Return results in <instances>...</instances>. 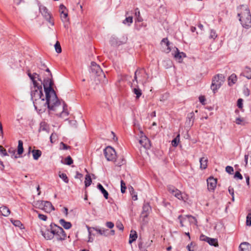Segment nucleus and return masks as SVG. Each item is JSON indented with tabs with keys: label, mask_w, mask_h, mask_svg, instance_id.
<instances>
[{
	"label": "nucleus",
	"mask_w": 251,
	"mask_h": 251,
	"mask_svg": "<svg viewBox=\"0 0 251 251\" xmlns=\"http://www.w3.org/2000/svg\"><path fill=\"white\" fill-rule=\"evenodd\" d=\"M33 102L35 108L39 111H45L48 108L49 110L55 111L60 105L57 97L54 98L53 96L50 95L35 99L33 100Z\"/></svg>",
	"instance_id": "1"
},
{
	"label": "nucleus",
	"mask_w": 251,
	"mask_h": 251,
	"mask_svg": "<svg viewBox=\"0 0 251 251\" xmlns=\"http://www.w3.org/2000/svg\"><path fill=\"white\" fill-rule=\"evenodd\" d=\"M46 74L45 75V77L44 78L43 82L41 80L40 84H43L45 95L48 96L49 95H50L53 96L54 98H55L57 95L52 87L53 84V82L52 79V74L48 68L46 69Z\"/></svg>",
	"instance_id": "2"
},
{
	"label": "nucleus",
	"mask_w": 251,
	"mask_h": 251,
	"mask_svg": "<svg viewBox=\"0 0 251 251\" xmlns=\"http://www.w3.org/2000/svg\"><path fill=\"white\" fill-rule=\"evenodd\" d=\"M91 73L94 76V80L96 84L101 83L105 84L107 82L105 75L100 66L95 62H91Z\"/></svg>",
	"instance_id": "3"
},
{
	"label": "nucleus",
	"mask_w": 251,
	"mask_h": 251,
	"mask_svg": "<svg viewBox=\"0 0 251 251\" xmlns=\"http://www.w3.org/2000/svg\"><path fill=\"white\" fill-rule=\"evenodd\" d=\"M241 11L238 14L240 17L239 20L242 26L246 28L251 26V15L250 10L247 6L242 5L240 7Z\"/></svg>",
	"instance_id": "4"
},
{
	"label": "nucleus",
	"mask_w": 251,
	"mask_h": 251,
	"mask_svg": "<svg viewBox=\"0 0 251 251\" xmlns=\"http://www.w3.org/2000/svg\"><path fill=\"white\" fill-rule=\"evenodd\" d=\"M224 81L225 76L222 74H218L213 77L211 88L214 93H215L216 91L221 87Z\"/></svg>",
	"instance_id": "5"
},
{
	"label": "nucleus",
	"mask_w": 251,
	"mask_h": 251,
	"mask_svg": "<svg viewBox=\"0 0 251 251\" xmlns=\"http://www.w3.org/2000/svg\"><path fill=\"white\" fill-rule=\"evenodd\" d=\"M53 236L55 240L57 241H62L65 240L67 237V234L63 229L56 225L53 224Z\"/></svg>",
	"instance_id": "6"
},
{
	"label": "nucleus",
	"mask_w": 251,
	"mask_h": 251,
	"mask_svg": "<svg viewBox=\"0 0 251 251\" xmlns=\"http://www.w3.org/2000/svg\"><path fill=\"white\" fill-rule=\"evenodd\" d=\"M44 96L42 86L39 83H34L33 86L31 88V97L32 100L42 98Z\"/></svg>",
	"instance_id": "7"
},
{
	"label": "nucleus",
	"mask_w": 251,
	"mask_h": 251,
	"mask_svg": "<svg viewBox=\"0 0 251 251\" xmlns=\"http://www.w3.org/2000/svg\"><path fill=\"white\" fill-rule=\"evenodd\" d=\"M105 157L108 161H114L116 158V153L115 150L111 147H107L104 150Z\"/></svg>",
	"instance_id": "8"
},
{
	"label": "nucleus",
	"mask_w": 251,
	"mask_h": 251,
	"mask_svg": "<svg viewBox=\"0 0 251 251\" xmlns=\"http://www.w3.org/2000/svg\"><path fill=\"white\" fill-rule=\"evenodd\" d=\"M53 224H51L50 226V228L46 229L45 230H41V232L42 236L46 239V240H51L54 238L53 236Z\"/></svg>",
	"instance_id": "9"
},
{
	"label": "nucleus",
	"mask_w": 251,
	"mask_h": 251,
	"mask_svg": "<svg viewBox=\"0 0 251 251\" xmlns=\"http://www.w3.org/2000/svg\"><path fill=\"white\" fill-rule=\"evenodd\" d=\"M139 82H141L143 85L149 82V75L143 69H139Z\"/></svg>",
	"instance_id": "10"
},
{
	"label": "nucleus",
	"mask_w": 251,
	"mask_h": 251,
	"mask_svg": "<svg viewBox=\"0 0 251 251\" xmlns=\"http://www.w3.org/2000/svg\"><path fill=\"white\" fill-rule=\"evenodd\" d=\"M39 10L42 15L46 18V19L52 25H54V23L50 21L51 15L48 11V9L45 6L41 5L39 7Z\"/></svg>",
	"instance_id": "11"
},
{
	"label": "nucleus",
	"mask_w": 251,
	"mask_h": 251,
	"mask_svg": "<svg viewBox=\"0 0 251 251\" xmlns=\"http://www.w3.org/2000/svg\"><path fill=\"white\" fill-rule=\"evenodd\" d=\"M207 189L209 191L215 190L217 185V179L213 177H209L207 179Z\"/></svg>",
	"instance_id": "12"
},
{
	"label": "nucleus",
	"mask_w": 251,
	"mask_h": 251,
	"mask_svg": "<svg viewBox=\"0 0 251 251\" xmlns=\"http://www.w3.org/2000/svg\"><path fill=\"white\" fill-rule=\"evenodd\" d=\"M200 239L201 241H206L209 243V245L211 246H214L215 247L218 246V241L216 239L211 238L203 234L200 236Z\"/></svg>",
	"instance_id": "13"
},
{
	"label": "nucleus",
	"mask_w": 251,
	"mask_h": 251,
	"mask_svg": "<svg viewBox=\"0 0 251 251\" xmlns=\"http://www.w3.org/2000/svg\"><path fill=\"white\" fill-rule=\"evenodd\" d=\"M59 11L62 21L63 22H67L68 21V13L65 6L63 4H61L59 7Z\"/></svg>",
	"instance_id": "14"
},
{
	"label": "nucleus",
	"mask_w": 251,
	"mask_h": 251,
	"mask_svg": "<svg viewBox=\"0 0 251 251\" xmlns=\"http://www.w3.org/2000/svg\"><path fill=\"white\" fill-rule=\"evenodd\" d=\"M59 107L60 108L61 110L62 109V111H61V113H57L56 115L59 116L60 117H61L62 118H64L66 120H67V119L66 118L68 116L69 113L67 111V109H66V107H67L66 104H65L64 102H63V107H62L61 106V104H60V106L57 107L56 111L57 110V109H58Z\"/></svg>",
	"instance_id": "15"
},
{
	"label": "nucleus",
	"mask_w": 251,
	"mask_h": 251,
	"mask_svg": "<svg viewBox=\"0 0 251 251\" xmlns=\"http://www.w3.org/2000/svg\"><path fill=\"white\" fill-rule=\"evenodd\" d=\"M140 144L145 149H148L151 147L150 140L145 136H142L139 140Z\"/></svg>",
	"instance_id": "16"
},
{
	"label": "nucleus",
	"mask_w": 251,
	"mask_h": 251,
	"mask_svg": "<svg viewBox=\"0 0 251 251\" xmlns=\"http://www.w3.org/2000/svg\"><path fill=\"white\" fill-rule=\"evenodd\" d=\"M186 217L191 218V219L190 220V222L191 223H195L197 222L196 219H195V218L192 216L187 215L185 216V217H183L181 215H179L178 217V219L179 220V222H180L181 226H182V227L184 226V225L183 224V222L184 221L186 220Z\"/></svg>",
	"instance_id": "17"
},
{
	"label": "nucleus",
	"mask_w": 251,
	"mask_h": 251,
	"mask_svg": "<svg viewBox=\"0 0 251 251\" xmlns=\"http://www.w3.org/2000/svg\"><path fill=\"white\" fill-rule=\"evenodd\" d=\"M54 208L51 203L49 201H44L43 210L47 213H50L54 210Z\"/></svg>",
	"instance_id": "18"
},
{
	"label": "nucleus",
	"mask_w": 251,
	"mask_h": 251,
	"mask_svg": "<svg viewBox=\"0 0 251 251\" xmlns=\"http://www.w3.org/2000/svg\"><path fill=\"white\" fill-rule=\"evenodd\" d=\"M27 75L30 77L31 80H32L33 82V84H34V83H38L37 81L36 80V79L37 78L38 80L41 82V78L40 77L39 75L38 74L34 73L33 74H31L29 71H28L27 72Z\"/></svg>",
	"instance_id": "19"
},
{
	"label": "nucleus",
	"mask_w": 251,
	"mask_h": 251,
	"mask_svg": "<svg viewBox=\"0 0 251 251\" xmlns=\"http://www.w3.org/2000/svg\"><path fill=\"white\" fill-rule=\"evenodd\" d=\"M151 206L150 205L149 203H145L143 206V212L142 214L144 215V216L146 217L148 216L151 211Z\"/></svg>",
	"instance_id": "20"
},
{
	"label": "nucleus",
	"mask_w": 251,
	"mask_h": 251,
	"mask_svg": "<svg viewBox=\"0 0 251 251\" xmlns=\"http://www.w3.org/2000/svg\"><path fill=\"white\" fill-rule=\"evenodd\" d=\"M161 44L162 46L164 45L166 47H167L166 49H164V51L168 53L171 51V50L170 47V43L167 38H163L161 42Z\"/></svg>",
	"instance_id": "21"
},
{
	"label": "nucleus",
	"mask_w": 251,
	"mask_h": 251,
	"mask_svg": "<svg viewBox=\"0 0 251 251\" xmlns=\"http://www.w3.org/2000/svg\"><path fill=\"white\" fill-rule=\"evenodd\" d=\"M176 52L174 54V57L178 61V62H181L182 61V58L186 57V54L183 52H179L177 48H176Z\"/></svg>",
	"instance_id": "22"
},
{
	"label": "nucleus",
	"mask_w": 251,
	"mask_h": 251,
	"mask_svg": "<svg viewBox=\"0 0 251 251\" xmlns=\"http://www.w3.org/2000/svg\"><path fill=\"white\" fill-rule=\"evenodd\" d=\"M0 212L2 216L7 217L10 214V211L6 206H2L0 207Z\"/></svg>",
	"instance_id": "23"
},
{
	"label": "nucleus",
	"mask_w": 251,
	"mask_h": 251,
	"mask_svg": "<svg viewBox=\"0 0 251 251\" xmlns=\"http://www.w3.org/2000/svg\"><path fill=\"white\" fill-rule=\"evenodd\" d=\"M59 224L66 229H69L72 227V224L69 222H67L64 219H60L59 221Z\"/></svg>",
	"instance_id": "24"
},
{
	"label": "nucleus",
	"mask_w": 251,
	"mask_h": 251,
	"mask_svg": "<svg viewBox=\"0 0 251 251\" xmlns=\"http://www.w3.org/2000/svg\"><path fill=\"white\" fill-rule=\"evenodd\" d=\"M208 159L207 157H203L200 158V168L201 169H205L207 166Z\"/></svg>",
	"instance_id": "25"
},
{
	"label": "nucleus",
	"mask_w": 251,
	"mask_h": 251,
	"mask_svg": "<svg viewBox=\"0 0 251 251\" xmlns=\"http://www.w3.org/2000/svg\"><path fill=\"white\" fill-rule=\"evenodd\" d=\"M137 238V234L136 231L131 230L129 235V243L131 244L133 242L136 241Z\"/></svg>",
	"instance_id": "26"
},
{
	"label": "nucleus",
	"mask_w": 251,
	"mask_h": 251,
	"mask_svg": "<svg viewBox=\"0 0 251 251\" xmlns=\"http://www.w3.org/2000/svg\"><path fill=\"white\" fill-rule=\"evenodd\" d=\"M132 92L136 95V99H139L142 94V91L138 85H136V87L132 89Z\"/></svg>",
	"instance_id": "27"
},
{
	"label": "nucleus",
	"mask_w": 251,
	"mask_h": 251,
	"mask_svg": "<svg viewBox=\"0 0 251 251\" xmlns=\"http://www.w3.org/2000/svg\"><path fill=\"white\" fill-rule=\"evenodd\" d=\"M97 188L100 191L102 194L103 195L104 197L106 199H108V193L107 191L103 188L102 185L99 183L97 185Z\"/></svg>",
	"instance_id": "28"
},
{
	"label": "nucleus",
	"mask_w": 251,
	"mask_h": 251,
	"mask_svg": "<svg viewBox=\"0 0 251 251\" xmlns=\"http://www.w3.org/2000/svg\"><path fill=\"white\" fill-rule=\"evenodd\" d=\"M250 244L247 242H243L239 246L240 251H249Z\"/></svg>",
	"instance_id": "29"
},
{
	"label": "nucleus",
	"mask_w": 251,
	"mask_h": 251,
	"mask_svg": "<svg viewBox=\"0 0 251 251\" xmlns=\"http://www.w3.org/2000/svg\"><path fill=\"white\" fill-rule=\"evenodd\" d=\"M49 126L45 122H42L40 124L39 131H46L49 132Z\"/></svg>",
	"instance_id": "30"
},
{
	"label": "nucleus",
	"mask_w": 251,
	"mask_h": 251,
	"mask_svg": "<svg viewBox=\"0 0 251 251\" xmlns=\"http://www.w3.org/2000/svg\"><path fill=\"white\" fill-rule=\"evenodd\" d=\"M44 203V201H34L33 206L37 208H39L43 210Z\"/></svg>",
	"instance_id": "31"
},
{
	"label": "nucleus",
	"mask_w": 251,
	"mask_h": 251,
	"mask_svg": "<svg viewBox=\"0 0 251 251\" xmlns=\"http://www.w3.org/2000/svg\"><path fill=\"white\" fill-rule=\"evenodd\" d=\"M32 154H33V157L34 159L35 160H38V158L41 156L42 154V152L41 151L39 150H33L32 151Z\"/></svg>",
	"instance_id": "32"
},
{
	"label": "nucleus",
	"mask_w": 251,
	"mask_h": 251,
	"mask_svg": "<svg viewBox=\"0 0 251 251\" xmlns=\"http://www.w3.org/2000/svg\"><path fill=\"white\" fill-rule=\"evenodd\" d=\"M243 74H246V75H244L248 79H251V68L247 66L246 67Z\"/></svg>",
	"instance_id": "33"
},
{
	"label": "nucleus",
	"mask_w": 251,
	"mask_h": 251,
	"mask_svg": "<svg viewBox=\"0 0 251 251\" xmlns=\"http://www.w3.org/2000/svg\"><path fill=\"white\" fill-rule=\"evenodd\" d=\"M18 154L20 155L23 153L24 151L23 142L22 140H19L18 146Z\"/></svg>",
	"instance_id": "34"
},
{
	"label": "nucleus",
	"mask_w": 251,
	"mask_h": 251,
	"mask_svg": "<svg viewBox=\"0 0 251 251\" xmlns=\"http://www.w3.org/2000/svg\"><path fill=\"white\" fill-rule=\"evenodd\" d=\"M229 80V85H231L233 84H234L237 81V77L235 74H232L228 78Z\"/></svg>",
	"instance_id": "35"
},
{
	"label": "nucleus",
	"mask_w": 251,
	"mask_h": 251,
	"mask_svg": "<svg viewBox=\"0 0 251 251\" xmlns=\"http://www.w3.org/2000/svg\"><path fill=\"white\" fill-rule=\"evenodd\" d=\"M133 22V17L132 16L126 17V18L123 21V23L124 24H127L128 25H130Z\"/></svg>",
	"instance_id": "36"
},
{
	"label": "nucleus",
	"mask_w": 251,
	"mask_h": 251,
	"mask_svg": "<svg viewBox=\"0 0 251 251\" xmlns=\"http://www.w3.org/2000/svg\"><path fill=\"white\" fill-rule=\"evenodd\" d=\"M85 185L86 187L89 186L92 182L91 178L89 175H87L85 178Z\"/></svg>",
	"instance_id": "37"
},
{
	"label": "nucleus",
	"mask_w": 251,
	"mask_h": 251,
	"mask_svg": "<svg viewBox=\"0 0 251 251\" xmlns=\"http://www.w3.org/2000/svg\"><path fill=\"white\" fill-rule=\"evenodd\" d=\"M175 191L176 192L173 195L179 200H183L181 192L178 189L175 190Z\"/></svg>",
	"instance_id": "38"
},
{
	"label": "nucleus",
	"mask_w": 251,
	"mask_h": 251,
	"mask_svg": "<svg viewBox=\"0 0 251 251\" xmlns=\"http://www.w3.org/2000/svg\"><path fill=\"white\" fill-rule=\"evenodd\" d=\"M179 134H178L176 137L172 141V144L174 147H176L178 145L179 141Z\"/></svg>",
	"instance_id": "39"
},
{
	"label": "nucleus",
	"mask_w": 251,
	"mask_h": 251,
	"mask_svg": "<svg viewBox=\"0 0 251 251\" xmlns=\"http://www.w3.org/2000/svg\"><path fill=\"white\" fill-rule=\"evenodd\" d=\"M55 49L57 53H61L62 51L61 47L58 41H57L54 45Z\"/></svg>",
	"instance_id": "40"
},
{
	"label": "nucleus",
	"mask_w": 251,
	"mask_h": 251,
	"mask_svg": "<svg viewBox=\"0 0 251 251\" xmlns=\"http://www.w3.org/2000/svg\"><path fill=\"white\" fill-rule=\"evenodd\" d=\"M11 223L16 226L21 227L23 226L22 224L19 220H15L13 219H11Z\"/></svg>",
	"instance_id": "41"
},
{
	"label": "nucleus",
	"mask_w": 251,
	"mask_h": 251,
	"mask_svg": "<svg viewBox=\"0 0 251 251\" xmlns=\"http://www.w3.org/2000/svg\"><path fill=\"white\" fill-rule=\"evenodd\" d=\"M35 212L37 213H38V217L40 220L44 221H47L48 218L46 215L39 213H38V212L37 211H35Z\"/></svg>",
	"instance_id": "42"
},
{
	"label": "nucleus",
	"mask_w": 251,
	"mask_h": 251,
	"mask_svg": "<svg viewBox=\"0 0 251 251\" xmlns=\"http://www.w3.org/2000/svg\"><path fill=\"white\" fill-rule=\"evenodd\" d=\"M59 177L62 178L63 181L65 182V183H68L69 182V179L66 175V174H64V173H62L61 174H59Z\"/></svg>",
	"instance_id": "43"
},
{
	"label": "nucleus",
	"mask_w": 251,
	"mask_h": 251,
	"mask_svg": "<svg viewBox=\"0 0 251 251\" xmlns=\"http://www.w3.org/2000/svg\"><path fill=\"white\" fill-rule=\"evenodd\" d=\"M217 37V34L216 32V31L213 29H211L210 30L209 38L211 39H215Z\"/></svg>",
	"instance_id": "44"
},
{
	"label": "nucleus",
	"mask_w": 251,
	"mask_h": 251,
	"mask_svg": "<svg viewBox=\"0 0 251 251\" xmlns=\"http://www.w3.org/2000/svg\"><path fill=\"white\" fill-rule=\"evenodd\" d=\"M73 163V160L70 156H67L65 158V164L68 165H71Z\"/></svg>",
	"instance_id": "45"
},
{
	"label": "nucleus",
	"mask_w": 251,
	"mask_h": 251,
	"mask_svg": "<svg viewBox=\"0 0 251 251\" xmlns=\"http://www.w3.org/2000/svg\"><path fill=\"white\" fill-rule=\"evenodd\" d=\"M57 135L55 133H52L50 136V141L51 143L55 142L57 139Z\"/></svg>",
	"instance_id": "46"
},
{
	"label": "nucleus",
	"mask_w": 251,
	"mask_h": 251,
	"mask_svg": "<svg viewBox=\"0 0 251 251\" xmlns=\"http://www.w3.org/2000/svg\"><path fill=\"white\" fill-rule=\"evenodd\" d=\"M121 192L122 193H124L125 192L126 187V183L124 182V181L123 180H122L121 181Z\"/></svg>",
	"instance_id": "47"
},
{
	"label": "nucleus",
	"mask_w": 251,
	"mask_h": 251,
	"mask_svg": "<svg viewBox=\"0 0 251 251\" xmlns=\"http://www.w3.org/2000/svg\"><path fill=\"white\" fill-rule=\"evenodd\" d=\"M70 148H71L70 146H67V145L64 144L63 142L60 143V149L61 150H65L69 149Z\"/></svg>",
	"instance_id": "48"
},
{
	"label": "nucleus",
	"mask_w": 251,
	"mask_h": 251,
	"mask_svg": "<svg viewBox=\"0 0 251 251\" xmlns=\"http://www.w3.org/2000/svg\"><path fill=\"white\" fill-rule=\"evenodd\" d=\"M246 225L248 226H251V213H249L247 216Z\"/></svg>",
	"instance_id": "49"
},
{
	"label": "nucleus",
	"mask_w": 251,
	"mask_h": 251,
	"mask_svg": "<svg viewBox=\"0 0 251 251\" xmlns=\"http://www.w3.org/2000/svg\"><path fill=\"white\" fill-rule=\"evenodd\" d=\"M226 171L229 174H232L234 172L233 167L229 166H227L226 167Z\"/></svg>",
	"instance_id": "50"
},
{
	"label": "nucleus",
	"mask_w": 251,
	"mask_h": 251,
	"mask_svg": "<svg viewBox=\"0 0 251 251\" xmlns=\"http://www.w3.org/2000/svg\"><path fill=\"white\" fill-rule=\"evenodd\" d=\"M139 70H137L135 71L134 73V79L133 80V82L134 83V81H136V82L137 83L138 82L137 78L138 77H139Z\"/></svg>",
	"instance_id": "51"
},
{
	"label": "nucleus",
	"mask_w": 251,
	"mask_h": 251,
	"mask_svg": "<svg viewBox=\"0 0 251 251\" xmlns=\"http://www.w3.org/2000/svg\"><path fill=\"white\" fill-rule=\"evenodd\" d=\"M234 177L235 178H238L241 180L243 179V176L239 171H237L235 172Z\"/></svg>",
	"instance_id": "52"
},
{
	"label": "nucleus",
	"mask_w": 251,
	"mask_h": 251,
	"mask_svg": "<svg viewBox=\"0 0 251 251\" xmlns=\"http://www.w3.org/2000/svg\"><path fill=\"white\" fill-rule=\"evenodd\" d=\"M168 190L173 195L176 192L175 190H176L177 189L173 186H169L168 187Z\"/></svg>",
	"instance_id": "53"
},
{
	"label": "nucleus",
	"mask_w": 251,
	"mask_h": 251,
	"mask_svg": "<svg viewBox=\"0 0 251 251\" xmlns=\"http://www.w3.org/2000/svg\"><path fill=\"white\" fill-rule=\"evenodd\" d=\"M87 228L88 232V236H92V235H94V234H93L92 232L94 230L93 229V227H89L88 226H87Z\"/></svg>",
	"instance_id": "54"
},
{
	"label": "nucleus",
	"mask_w": 251,
	"mask_h": 251,
	"mask_svg": "<svg viewBox=\"0 0 251 251\" xmlns=\"http://www.w3.org/2000/svg\"><path fill=\"white\" fill-rule=\"evenodd\" d=\"M0 152L1 154L3 156L8 155V154L6 152V150L4 149L2 146H1V148H0Z\"/></svg>",
	"instance_id": "55"
},
{
	"label": "nucleus",
	"mask_w": 251,
	"mask_h": 251,
	"mask_svg": "<svg viewBox=\"0 0 251 251\" xmlns=\"http://www.w3.org/2000/svg\"><path fill=\"white\" fill-rule=\"evenodd\" d=\"M115 164L118 166H121L125 163V160L122 159L121 161H116L115 160Z\"/></svg>",
	"instance_id": "56"
},
{
	"label": "nucleus",
	"mask_w": 251,
	"mask_h": 251,
	"mask_svg": "<svg viewBox=\"0 0 251 251\" xmlns=\"http://www.w3.org/2000/svg\"><path fill=\"white\" fill-rule=\"evenodd\" d=\"M105 225L107 227L110 229H112L114 226V223L112 222H107L106 223Z\"/></svg>",
	"instance_id": "57"
},
{
	"label": "nucleus",
	"mask_w": 251,
	"mask_h": 251,
	"mask_svg": "<svg viewBox=\"0 0 251 251\" xmlns=\"http://www.w3.org/2000/svg\"><path fill=\"white\" fill-rule=\"evenodd\" d=\"M243 101L242 99H239L237 100V106L239 108L243 107Z\"/></svg>",
	"instance_id": "58"
},
{
	"label": "nucleus",
	"mask_w": 251,
	"mask_h": 251,
	"mask_svg": "<svg viewBox=\"0 0 251 251\" xmlns=\"http://www.w3.org/2000/svg\"><path fill=\"white\" fill-rule=\"evenodd\" d=\"M102 235L105 236H108L109 235V230L107 229H102Z\"/></svg>",
	"instance_id": "59"
},
{
	"label": "nucleus",
	"mask_w": 251,
	"mask_h": 251,
	"mask_svg": "<svg viewBox=\"0 0 251 251\" xmlns=\"http://www.w3.org/2000/svg\"><path fill=\"white\" fill-rule=\"evenodd\" d=\"M94 230L97 231L99 234L102 235V229H99L97 227H93Z\"/></svg>",
	"instance_id": "60"
},
{
	"label": "nucleus",
	"mask_w": 251,
	"mask_h": 251,
	"mask_svg": "<svg viewBox=\"0 0 251 251\" xmlns=\"http://www.w3.org/2000/svg\"><path fill=\"white\" fill-rule=\"evenodd\" d=\"M116 226L119 230H123L124 229V226L123 224L121 223L117 224Z\"/></svg>",
	"instance_id": "61"
},
{
	"label": "nucleus",
	"mask_w": 251,
	"mask_h": 251,
	"mask_svg": "<svg viewBox=\"0 0 251 251\" xmlns=\"http://www.w3.org/2000/svg\"><path fill=\"white\" fill-rule=\"evenodd\" d=\"M243 119L241 118H237L236 119V123L238 125H240L241 123L243 122Z\"/></svg>",
	"instance_id": "62"
},
{
	"label": "nucleus",
	"mask_w": 251,
	"mask_h": 251,
	"mask_svg": "<svg viewBox=\"0 0 251 251\" xmlns=\"http://www.w3.org/2000/svg\"><path fill=\"white\" fill-rule=\"evenodd\" d=\"M82 177V175L79 172H77L75 176V178L81 179Z\"/></svg>",
	"instance_id": "63"
},
{
	"label": "nucleus",
	"mask_w": 251,
	"mask_h": 251,
	"mask_svg": "<svg viewBox=\"0 0 251 251\" xmlns=\"http://www.w3.org/2000/svg\"><path fill=\"white\" fill-rule=\"evenodd\" d=\"M199 100L202 103L204 104L205 101V98L203 96H201L199 97Z\"/></svg>",
	"instance_id": "64"
}]
</instances>
